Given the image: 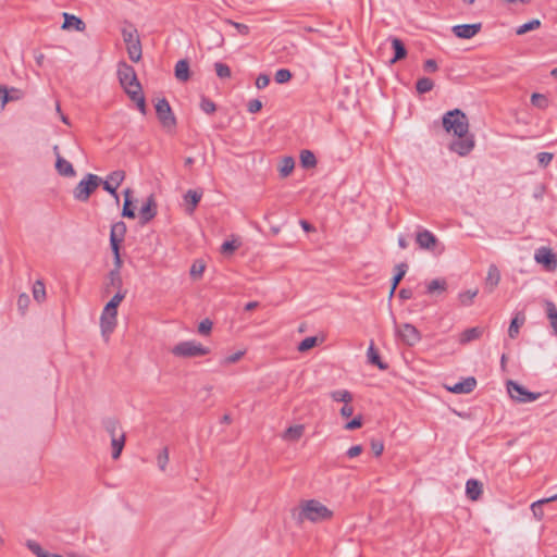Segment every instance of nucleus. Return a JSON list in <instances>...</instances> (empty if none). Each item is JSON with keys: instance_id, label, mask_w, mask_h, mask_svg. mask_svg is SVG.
<instances>
[{"instance_id": "cd10ccee", "label": "nucleus", "mask_w": 557, "mask_h": 557, "mask_svg": "<svg viewBox=\"0 0 557 557\" xmlns=\"http://www.w3.org/2000/svg\"><path fill=\"white\" fill-rule=\"evenodd\" d=\"M391 41H392V47L395 50V55L391 60V63L393 64V63H396L397 61L406 58L407 49H406L404 42L399 38L394 37L391 39Z\"/></svg>"}, {"instance_id": "13d9d810", "label": "nucleus", "mask_w": 557, "mask_h": 557, "mask_svg": "<svg viewBox=\"0 0 557 557\" xmlns=\"http://www.w3.org/2000/svg\"><path fill=\"white\" fill-rule=\"evenodd\" d=\"M370 444H371V449H372L373 454L376 457H380L384 450L383 442L380 440L372 438Z\"/></svg>"}, {"instance_id": "1a4fd4ad", "label": "nucleus", "mask_w": 557, "mask_h": 557, "mask_svg": "<svg viewBox=\"0 0 557 557\" xmlns=\"http://www.w3.org/2000/svg\"><path fill=\"white\" fill-rule=\"evenodd\" d=\"M507 391L509 396L518 403H531L536 400L541 394L527 391L522 385L515 381L507 382Z\"/></svg>"}, {"instance_id": "0e129e2a", "label": "nucleus", "mask_w": 557, "mask_h": 557, "mask_svg": "<svg viewBox=\"0 0 557 557\" xmlns=\"http://www.w3.org/2000/svg\"><path fill=\"white\" fill-rule=\"evenodd\" d=\"M226 23H228L232 26H234L238 30V33L242 34V35H248L249 34V27L246 24L237 23V22H234L232 20H226Z\"/></svg>"}, {"instance_id": "aec40b11", "label": "nucleus", "mask_w": 557, "mask_h": 557, "mask_svg": "<svg viewBox=\"0 0 557 557\" xmlns=\"http://www.w3.org/2000/svg\"><path fill=\"white\" fill-rule=\"evenodd\" d=\"M483 492V485L481 482L474 479H470L466 483V494L471 500H478Z\"/></svg>"}, {"instance_id": "de8ad7c7", "label": "nucleus", "mask_w": 557, "mask_h": 557, "mask_svg": "<svg viewBox=\"0 0 557 557\" xmlns=\"http://www.w3.org/2000/svg\"><path fill=\"white\" fill-rule=\"evenodd\" d=\"M478 295V289H469L465 293L459 294V300L462 306H470Z\"/></svg>"}, {"instance_id": "79ce46f5", "label": "nucleus", "mask_w": 557, "mask_h": 557, "mask_svg": "<svg viewBox=\"0 0 557 557\" xmlns=\"http://www.w3.org/2000/svg\"><path fill=\"white\" fill-rule=\"evenodd\" d=\"M318 343H319V339L317 336L306 337L305 339H302L299 343L297 350L299 352H306V351L310 350L311 348H313L314 346H317Z\"/></svg>"}, {"instance_id": "473e14b6", "label": "nucleus", "mask_w": 557, "mask_h": 557, "mask_svg": "<svg viewBox=\"0 0 557 557\" xmlns=\"http://www.w3.org/2000/svg\"><path fill=\"white\" fill-rule=\"evenodd\" d=\"M544 304H545V308H546L547 318L550 321V326L553 329V333L556 335L557 334V308L549 300H545Z\"/></svg>"}, {"instance_id": "9d476101", "label": "nucleus", "mask_w": 557, "mask_h": 557, "mask_svg": "<svg viewBox=\"0 0 557 557\" xmlns=\"http://www.w3.org/2000/svg\"><path fill=\"white\" fill-rule=\"evenodd\" d=\"M125 171L123 170H116L110 173L106 180H102L103 189L108 191L110 195H112L116 202H119L120 198L117 195V188L125 180Z\"/></svg>"}, {"instance_id": "2eb2a0df", "label": "nucleus", "mask_w": 557, "mask_h": 557, "mask_svg": "<svg viewBox=\"0 0 557 557\" xmlns=\"http://www.w3.org/2000/svg\"><path fill=\"white\" fill-rule=\"evenodd\" d=\"M116 313H111L107 311H102L100 318V327L101 334L104 337V341L108 342L111 333L114 331L116 326Z\"/></svg>"}, {"instance_id": "7c9ffc66", "label": "nucleus", "mask_w": 557, "mask_h": 557, "mask_svg": "<svg viewBox=\"0 0 557 557\" xmlns=\"http://www.w3.org/2000/svg\"><path fill=\"white\" fill-rule=\"evenodd\" d=\"M123 280L121 273L116 270H111L108 274V283L106 286V292H110V287L115 288L116 290L122 289Z\"/></svg>"}, {"instance_id": "680f3d73", "label": "nucleus", "mask_w": 557, "mask_h": 557, "mask_svg": "<svg viewBox=\"0 0 557 557\" xmlns=\"http://www.w3.org/2000/svg\"><path fill=\"white\" fill-rule=\"evenodd\" d=\"M238 246L239 245L235 240H227V242L223 243V245L221 247V252L222 253H233L238 248Z\"/></svg>"}, {"instance_id": "0eeeda50", "label": "nucleus", "mask_w": 557, "mask_h": 557, "mask_svg": "<svg viewBox=\"0 0 557 557\" xmlns=\"http://www.w3.org/2000/svg\"><path fill=\"white\" fill-rule=\"evenodd\" d=\"M156 113L162 127L166 132L172 133L176 127V117L165 98L159 99L156 103Z\"/></svg>"}, {"instance_id": "f8f14e48", "label": "nucleus", "mask_w": 557, "mask_h": 557, "mask_svg": "<svg viewBox=\"0 0 557 557\" xmlns=\"http://www.w3.org/2000/svg\"><path fill=\"white\" fill-rule=\"evenodd\" d=\"M474 148V139L473 136H463L458 137L457 139L453 140L449 145V149L456 153H458L461 157L467 156L470 153V151Z\"/></svg>"}, {"instance_id": "3c124183", "label": "nucleus", "mask_w": 557, "mask_h": 557, "mask_svg": "<svg viewBox=\"0 0 557 557\" xmlns=\"http://www.w3.org/2000/svg\"><path fill=\"white\" fill-rule=\"evenodd\" d=\"M169 462V449L168 447L162 448L157 457V463L159 469L163 472L166 469V465Z\"/></svg>"}, {"instance_id": "c756f323", "label": "nucleus", "mask_w": 557, "mask_h": 557, "mask_svg": "<svg viewBox=\"0 0 557 557\" xmlns=\"http://www.w3.org/2000/svg\"><path fill=\"white\" fill-rule=\"evenodd\" d=\"M483 330L481 327L467 329L460 334L459 343L465 345L471 341L478 339L482 336Z\"/></svg>"}, {"instance_id": "c9c22d12", "label": "nucleus", "mask_w": 557, "mask_h": 557, "mask_svg": "<svg viewBox=\"0 0 557 557\" xmlns=\"http://www.w3.org/2000/svg\"><path fill=\"white\" fill-rule=\"evenodd\" d=\"M446 288H447V283L444 278L432 280L426 285V292L429 294L443 293L446 290Z\"/></svg>"}, {"instance_id": "c03bdc74", "label": "nucleus", "mask_w": 557, "mask_h": 557, "mask_svg": "<svg viewBox=\"0 0 557 557\" xmlns=\"http://www.w3.org/2000/svg\"><path fill=\"white\" fill-rule=\"evenodd\" d=\"M129 59L133 62H138L141 59V45L140 42L126 46Z\"/></svg>"}, {"instance_id": "864d4df0", "label": "nucleus", "mask_w": 557, "mask_h": 557, "mask_svg": "<svg viewBox=\"0 0 557 557\" xmlns=\"http://www.w3.org/2000/svg\"><path fill=\"white\" fill-rule=\"evenodd\" d=\"M244 351H237L235 354H232L230 356H226L224 357L222 360H221V364L222 366H230V364H233V363H236L237 361H239L242 359V357L244 356Z\"/></svg>"}, {"instance_id": "a878e982", "label": "nucleus", "mask_w": 557, "mask_h": 557, "mask_svg": "<svg viewBox=\"0 0 557 557\" xmlns=\"http://www.w3.org/2000/svg\"><path fill=\"white\" fill-rule=\"evenodd\" d=\"M63 29H69L71 27H74L78 32H83L85 29V23L79 17L69 13H63Z\"/></svg>"}, {"instance_id": "bb28decb", "label": "nucleus", "mask_w": 557, "mask_h": 557, "mask_svg": "<svg viewBox=\"0 0 557 557\" xmlns=\"http://www.w3.org/2000/svg\"><path fill=\"white\" fill-rule=\"evenodd\" d=\"M525 322V315L523 312H518L515 318L511 320L509 329H508V336L510 338H516L519 334V330L521 325Z\"/></svg>"}, {"instance_id": "dca6fc26", "label": "nucleus", "mask_w": 557, "mask_h": 557, "mask_svg": "<svg viewBox=\"0 0 557 557\" xmlns=\"http://www.w3.org/2000/svg\"><path fill=\"white\" fill-rule=\"evenodd\" d=\"M157 215V202L153 195L147 198L146 203L140 208V224L145 225Z\"/></svg>"}, {"instance_id": "393cba45", "label": "nucleus", "mask_w": 557, "mask_h": 557, "mask_svg": "<svg viewBox=\"0 0 557 557\" xmlns=\"http://www.w3.org/2000/svg\"><path fill=\"white\" fill-rule=\"evenodd\" d=\"M174 75L180 82H187L190 78L189 63L187 60H180L175 64Z\"/></svg>"}, {"instance_id": "a211bd4d", "label": "nucleus", "mask_w": 557, "mask_h": 557, "mask_svg": "<svg viewBox=\"0 0 557 557\" xmlns=\"http://www.w3.org/2000/svg\"><path fill=\"white\" fill-rule=\"evenodd\" d=\"M500 282V271L495 264H491L487 270L484 286L488 293H493Z\"/></svg>"}, {"instance_id": "412c9836", "label": "nucleus", "mask_w": 557, "mask_h": 557, "mask_svg": "<svg viewBox=\"0 0 557 557\" xmlns=\"http://www.w3.org/2000/svg\"><path fill=\"white\" fill-rule=\"evenodd\" d=\"M304 433H305V425L296 424V425L287 428L281 436L286 442H297L301 438Z\"/></svg>"}, {"instance_id": "9b49d317", "label": "nucleus", "mask_w": 557, "mask_h": 557, "mask_svg": "<svg viewBox=\"0 0 557 557\" xmlns=\"http://www.w3.org/2000/svg\"><path fill=\"white\" fill-rule=\"evenodd\" d=\"M534 259L537 263L543 264L547 271H555L557 269V257L550 248H539L535 251Z\"/></svg>"}, {"instance_id": "c85d7f7f", "label": "nucleus", "mask_w": 557, "mask_h": 557, "mask_svg": "<svg viewBox=\"0 0 557 557\" xmlns=\"http://www.w3.org/2000/svg\"><path fill=\"white\" fill-rule=\"evenodd\" d=\"M0 94H2V108H4L8 102L20 100L23 97V92L20 89L11 88L8 90L2 86H0Z\"/></svg>"}, {"instance_id": "e433bc0d", "label": "nucleus", "mask_w": 557, "mask_h": 557, "mask_svg": "<svg viewBox=\"0 0 557 557\" xmlns=\"http://www.w3.org/2000/svg\"><path fill=\"white\" fill-rule=\"evenodd\" d=\"M300 163L306 169H311L317 165V159L312 151L302 150L300 152Z\"/></svg>"}, {"instance_id": "603ef678", "label": "nucleus", "mask_w": 557, "mask_h": 557, "mask_svg": "<svg viewBox=\"0 0 557 557\" xmlns=\"http://www.w3.org/2000/svg\"><path fill=\"white\" fill-rule=\"evenodd\" d=\"M215 73L220 78H230L231 77V69L228 65L216 62L214 63Z\"/></svg>"}, {"instance_id": "09e8293b", "label": "nucleus", "mask_w": 557, "mask_h": 557, "mask_svg": "<svg viewBox=\"0 0 557 557\" xmlns=\"http://www.w3.org/2000/svg\"><path fill=\"white\" fill-rule=\"evenodd\" d=\"M28 549L34 553L37 557H47L48 552L44 550L42 547L35 541L28 540L26 543Z\"/></svg>"}, {"instance_id": "8fccbe9b", "label": "nucleus", "mask_w": 557, "mask_h": 557, "mask_svg": "<svg viewBox=\"0 0 557 557\" xmlns=\"http://www.w3.org/2000/svg\"><path fill=\"white\" fill-rule=\"evenodd\" d=\"M274 79L277 84H285L292 79V73L287 69H281L276 71Z\"/></svg>"}, {"instance_id": "f257e3e1", "label": "nucleus", "mask_w": 557, "mask_h": 557, "mask_svg": "<svg viewBox=\"0 0 557 557\" xmlns=\"http://www.w3.org/2000/svg\"><path fill=\"white\" fill-rule=\"evenodd\" d=\"M117 76L124 91L136 103L140 113L146 114L145 96L134 67L125 62H121L117 69Z\"/></svg>"}, {"instance_id": "a18cd8bd", "label": "nucleus", "mask_w": 557, "mask_h": 557, "mask_svg": "<svg viewBox=\"0 0 557 557\" xmlns=\"http://www.w3.org/2000/svg\"><path fill=\"white\" fill-rule=\"evenodd\" d=\"M206 269V265L202 261L200 260H197L193 263L191 268H190V276L194 278V280H198L201 277L203 271Z\"/></svg>"}, {"instance_id": "ea45409f", "label": "nucleus", "mask_w": 557, "mask_h": 557, "mask_svg": "<svg viewBox=\"0 0 557 557\" xmlns=\"http://www.w3.org/2000/svg\"><path fill=\"white\" fill-rule=\"evenodd\" d=\"M540 26H541V21L537 20V18H534V20L529 21L528 23H524V24L520 25L516 29V34L517 35H524L528 32L535 30V29L540 28Z\"/></svg>"}, {"instance_id": "f3484780", "label": "nucleus", "mask_w": 557, "mask_h": 557, "mask_svg": "<svg viewBox=\"0 0 557 557\" xmlns=\"http://www.w3.org/2000/svg\"><path fill=\"white\" fill-rule=\"evenodd\" d=\"M125 234H126V224L122 221L114 223L111 226V233H110L111 247H120L121 243L124 240Z\"/></svg>"}, {"instance_id": "774afa93", "label": "nucleus", "mask_w": 557, "mask_h": 557, "mask_svg": "<svg viewBox=\"0 0 557 557\" xmlns=\"http://www.w3.org/2000/svg\"><path fill=\"white\" fill-rule=\"evenodd\" d=\"M423 69L424 71L426 72H430V73H433V72H436L437 71V63L435 60L433 59H428L424 64H423Z\"/></svg>"}, {"instance_id": "2f4dec72", "label": "nucleus", "mask_w": 557, "mask_h": 557, "mask_svg": "<svg viewBox=\"0 0 557 557\" xmlns=\"http://www.w3.org/2000/svg\"><path fill=\"white\" fill-rule=\"evenodd\" d=\"M295 168V160L293 157H284L280 161L278 172L281 177L285 178L289 176Z\"/></svg>"}, {"instance_id": "f704fd0d", "label": "nucleus", "mask_w": 557, "mask_h": 557, "mask_svg": "<svg viewBox=\"0 0 557 557\" xmlns=\"http://www.w3.org/2000/svg\"><path fill=\"white\" fill-rule=\"evenodd\" d=\"M367 355H368L369 361L372 364L377 366V368L381 369V370H386L387 369V364L384 363L381 360L377 350L374 348L373 343H371L370 347L368 348V354Z\"/></svg>"}, {"instance_id": "f03ea898", "label": "nucleus", "mask_w": 557, "mask_h": 557, "mask_svg": "<svg viewBox=\"0 0 557 557\" xmlns=\"http://www.w3.org/2000/svg\"><path fill=\"white\" fill-rule=\"evenodd\" d=\"M333 511L317 499L301 502L296 520L302 523L305 520L320 522L332 519Z\"/></svg>"}, {"instance_id": "49530a36", "label": "nucleus", "mask_w": 557, "mask_h": 557, "mask_svg": "<svg viewBox=\"0 0 557 557\" xmlns=\"http://www.w3.org/2000/svg\"><path fill=\"white\" fill-rule=\"evenodd\" d=\"M531 103L539 109H545L548 106V100L544 95L534 92L531 96Z\"/></svg>"}, {"instance_id": "338daca9", "label": "nucleus", "mask_w": 557, "mask_h": 557, "mask_svg": "<svg viewBox=\"0 0 557 557\" xmlns=\"http://www.w3.org/2000/svg\"><path fill=\"white\" fill-rule=\"evenodd\" d=\"M339 413L343 418L347 419L354 414V407L350 405V403H346L342 407Z\"/></svg>"}, {"instance_id": "bf43d9fd", "label": "nucleus", "mask_w": 557, "mask_h": 557, "mask_svg": "<svg viewBox=\"0 0 557 557\" xmlns=\"http://www.w3.org/2000/svg\"><path fill=\"white\" fill-rule=\"evenodd\" d=\"M122 216L128 219H134L136 216L135 211L132 208V200H124Z\"/></svg>"}, {"instance_id": "6e6552de", "label": "nucleus", "mask_w": 557, "mask_h": 557, "mask_svg": "<svg viewBox=\"0 0 557 557\" xmlns=\"http://www.w3.org/2000/svg\"><path fill=\"white\" fill-rule=\"evenodd\" d=\"M394 323H396L395 320ZM395 332L401 342L407 346H414L421 339V333L414 325L410 323H404L400 325L395 324Z\"/></svg>"}, {"instance_id": "ddd939ff", "label": "nucleus", "mask_w": 557, "mask_h": 557, "mask_svg": "<svg viewBox=\"0 0 557 557\" xmlns=\"http://www.w3.org/2000/svg\"><path fill=\"white\" fill-rule=\"evenodd\" d=\"M482 28L481 23L461 24L453 27V33L456 37L461 39H470L480 33Z\"/></svg>"}, {"instance_id": "37998d69", "label": "nucleus", "mask_w": 557, "mask_h": 557, "mask_svg": "<svg viewBox=\"0 0 557 557\" xmlns=\"http://www.w3.org/2000/svg\"><path fill=\"white\" fill-rule=\"evenodd\" d=\"M408 265L406 263H399L395 267L396 274L394 275L392 280V285H394V289L397 288L400 281L404 278L406 272H407Z\"/></svg>"}, {"instance_id": "4be33fe9", "label": "nucleus", "mask_w": 557, "mask_h": 557, "mask_svg": "<svg viewBox=\"0 0 557 557\" xmlns=\"http://www.w3.org/2000/svg\"><path fill=\"white\" fill-rule=\"evenodd\" d=\"M202 197V191L197 189H189L184 195V200L187 202L186 211L191 214L196 207L198 206L200 199Z\"/></svg>"}, {"instance_id": "69168bd1", "label": "nucleus", "mask_w": 557, "mask_h": 557, "mask_svg": "<svg viewBox=\"0 0 557 557\" xmlns=\"http://www.w3.org/2000/svg\"><path fill=\"white\" fill-rule=\"evenodd\" d=\"M262 109V102L258 99L250 100L248 102V111L250 113H257Z\"/></svg>"}, {"instance_id": "58836bf2", "label": "nucleus", "mask_w": 557, "mask_h": 557, "mask_svg": "<svg viewBox=\"0 0 557 557\" xmlns=\"http://www.w3.org/2000/svg\"><path fill=\"white\" fill-rule=\"evenodd\" d=\"M33 297L38 302H42L46 299V288L42 281L38 280L33 286Z\"/></svg>"}, {"instance_id": "5701e85b", "label": "nucleus", "mask_w": 557, "mask_h": 557, "mask_svg": "<svg viewBox=\"0 0 557 557\" xmlns=\"http://www.w3.org/2000/svg\"><path fill=\"white\" fill-rule=\"evenodd\" d=\"M55 170L61 176L65 177H73L76 174L73 165L62 156H58V160H55Z\"/></svg>"}, {"instance_id": "4c0bfd02", "label": "nucleus", "mask_w": 557, "mask_h": 557, "mask_svg": "<svg viewBox=\"0 0 557 557\" xmlns=\"http://www.w3.org/2000/svg\"><path fill=\"white\" fill-rule=\"evenodd\" d=\"M330 396L334 401H341L344 404L352 401V394L347 389L333 391Z\"/></svg>"}, {"instance_id": "7ed1b4c3", "label": "nucleus", "mask_w": 557, "mask_h": 557, "mask_svg": "<svg viewBox=\"0 0 557 557\" xmlns=\"http://www.w3.org/2000/svg\"><path fill=\"white\" fill-rule=\"evenodd\" d=\"M443 127L447 133L463 137L469 133V120L465 112L454 109L444 114Z\"/></svg>"}, {"instance_id": "a19ab883", "label": "nucleus", "mask_w": 557, "mask_h": 557, "mask_svg": "<svg viewBox=\"0 0 557 557\" xmlns=\"http://www.w3.org/2000/svg\"><path fill=\"white\" fill-rule=\"evenodd\" d=\"M434 83L431 78L422 77L418 79L416 84V89L419 94H425L433 89Z\"/></svg>"}, {"instance_id": "6e6d98bb", "label": "nucleus", "mask_w": 557, "mask_h": 557, "mask_svg": "<svg viewBox=\"0 0 557 557\" xmlns=\"http://www.w3.org/2000/svg\"><path fill=\"white\" fill-rule=\"evenodd\" d=\"M212 321L209 319L202 320L198 325V332L201 335H209L212 330Z\"/></svg>"}, {"instance_id": "052dcab7", "label": "nucleus", "mask_w": 557, "mask_h": 557, "mask_svg": "<svg viewBox=\"0 0 557 557\" xmlns=\"http://www.w3.org/2000/svg\"><path fill=\"white\" fill-rule=\"evenodd\" d=\"M553 160V153L550 152H540L537 154L539 164L543 168H546Z\"/></svg>"}, {"instance_id": "4d7b16f0", "label": "nucleus", "mask_w": 557, "mask_h": 557, "mask_svg": "<svg viewBox=\"0 0 557 557\" xmlns=\"http://www.w3.org/2000/svg\"><path fill=\"white\" fill-rule=\"evenodd\" d=\"M200 108L208 114H212L216 110L214 102L208 98L201 99Z\"/></svg>"}, {"instance_id": "39448f33", "label": "nucleus", "mask_w": 557, "mask_h": 557, "mask_svg": "<svg viewBox=\"0 0 557 557\" xmlns=\"http://www.w3.org/2000/svg\"><path fill=\"white\" fill-rule=\"evenodd\" d=\"M102 183V178L96 174L88 173L73 189V197L77 201L86 202Z\"/></svg>"}, {"instance_id": "4468645a", "label": "nucleus", "mask_w": 557, "mask_h": 557, "mask_svg": "<svg viewBox=\"0 0 557 557\" xmlns=\"http://www.w3.org/2000/svg\"><path fill=\"white\" fill-rule=\"evenodd\" d=\"M416 243L419 248L424 250H433L438 244L437 237L428 230L419 231L416 235Z\"/></svg>"}, {"instance_id": "72a5a7b5", "label": "nucleus", "mask_w": 557, "mask_h": 557, "mask_svg": "<svg viewBox=\"0 0 557 557\" xmlns=\"http://www.w3.org/2000/svg\"><path fill=\"white\" fill-rule=\"evenodd\" d=\"M122 37L126 46L140 42L138 32L134 27L124 28L122 30Z\"/></svg>"}, {"instance_id": "b1692460", "label": "nucleus", "mask_w": 557, "mask_h": 557, "mask_svg": "<svg viewBox=\"0 0 557 557\" xmlns=\"http://www.w3.org/2000/svg\"><path fill=\"white\" fill-rule=\"evenodd\" d=\"M556 500H557V494H555V495H553L550 497L542 498V499H539V500L534 502L531 505V510H532V513H533L534 518L537 521H541L543 519V517H544L543 505L548 504V503H553V502H556Z\"/></svg>"}, {"instance_id": "5fc2aeb1", "label": "nucleus", "mask_w": 557, "mask_h": 557, "mask_svg": "<svg viewBox=\"0 0 557 557\" xmlns=\"http://www.w3.org/2000/svg\"><path fill=\"white\" fill-rule=\"evenodd\" d=\"M362 424H363V419H362V416L359 414V416L355 417L351 421L347 422L344 425V429L346 431H352V430L361 428Z\"/></svg>"}, {"instance_id": "20e7f679", "label": "nucleus", "mask_w": 557, "mask_h": 557, "mask_svg": "<svg viewBox=\"0 0 557 557\" xmlns=\"http://www.w3.org/2000/svg\"><path fill=\"white\" fill-rule=\"evenodd\" d=\"M104 429L111 437L112 458L119 459L125 445V433L117 420L109 418L103 422Z\"/></svg>"}, {"instance_id": "6ab92c4d", "label": "nucleus", "mask_w": 557, "mask_h": 557, "mask_svg": "<svg viewBox=\"0 0 557 557\" xmlns=\"http://www.w3.org/2000/svg\"><path fill=\"white\" fill-rule=\"evenodd\" d=\"M476 386V381L474 377L470 376L463 380L462 382L456 383L453 386H447V389L455 394H468L471 393Z\"/></svg>"}, {"instance_id": "423d86ee", "label": "nucleus", "mask_w": 557, "mask_h": 557, "mask_svg": "<svg viewBox=\"0 0 557 557\" xmlns=\"http://www.w3.org/2000/svg\"><path fill=\"white\" fill-rule=\"evenodd\" d=\"M210 352L208 347L202 346L196 341H185L171 348V354L180 358H196L206 356Z\"/></svg>"}, {"instance_id": "e2e57ef3", "label": "nucleus", "mask_w": 557, "mask_h": 557, "mask_svg": "<svg viewBox=\"0 0 557 557\" xmlns=\"http://www.w3.org/2000/svg\"><path fill=\"white\" fill-rule=\"evenodd\" d=\"M270 84V76L267 74H260L256 79V87L258 89L265 88Z\"/></svg>"}]
</instances>
